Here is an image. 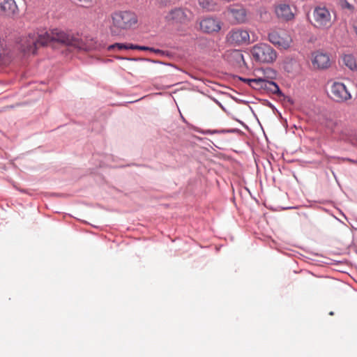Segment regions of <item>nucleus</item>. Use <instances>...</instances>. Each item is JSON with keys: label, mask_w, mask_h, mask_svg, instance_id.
Masks as SVG:
<instances>
[{"label": "nucleus", "mask_w": 357, "mask_h": 357, "mask_svg": "<svg viewBox=\"0 0 357 357\" xmlns=\"http://www.w3.org/2000/svg\"><path fill=\"white\" fill-rule=\"evenodd\" d=\"M161 1H162V2H164V3H167V2H169V0H161Z\"/></svg>", "instance_id": "nucleus-25"}, {"label": "nucleus", "mask_w": 357, "mask_h": 357, "mask_svg": "<svg viewBox=\"0 0 357 357\" xmlns=\"http://www.w3.org/2000/svg\"><path fill=\"white\" fill-rule=\"evenodd\" d=\"M331 98L337 102H343L351 98L346 86L341 82H334L331 89Z\"/></svg>", "instance_id": "nucleus-11"}, {"label": "nucleus", "mask_w": 357, "mask_h": 357, "mask_svg": "<svg viewBox=\"0 0 357 357\" xmlns=\"http://www.w3.org/2000/svg\"><path fill=\"white\" fill-rule=\"evenodd\" d=\"M19 13V8L15 0H0V15L13 17Z\"/></svg>", "instance_id": "nucleus-12"}, {"label": "nucleus", "mask_w": 357, "mask_h": 357, "mask_svg": "<svg viewBox=\"0 0 357 357\" xmlns=\"http://www.w3.org/2000/svg\"><path fill=\"white\" fill-rule=\"evenodd\" d=\"M82 6L91 7L93 3V0H77Z\"/></svg>", "instance_id": "nucleus-23"}, {"label": "nucleus", "mask_w": 357, "mask_h": 357, "mask_svg": "<svg viewBox=\"0 0 357 357\" xmlns=\"http://www.w3.org/2000/svg\"><path fill=\"white\" fill-rule=\"evenodd\" d=\"M200 30L205 33H218L220 31L222 25L221 20L215 17H205L199 21Z\"/></svg>", "instance_id": "nucleus-9"}, {"label": "nucleus", "mask_w": 357, "mask_h": 357, "mask_svg": "<svg viewBox=\"0 0 357 357\" xmlns=\"http://www.w3.org/2000/svg\"><path fill=\"white\" fill-rule=\"evenodd\" d=\"M54 37L57 39V43L80 51L100 50L104 47L93 38L86 36L82 38L79 36H75L60 29L54 32Z\"/></svg>", "instance_id": "nucleus-2"}, {"label": "nucleus", "mask_w": 357, "mask_h": 357, "mask_svg": "<svg viewBox=\"0 0 357 357\" xmlns=\"http://www.w3.org/2000/svg\"><path fill=\"white\" fill-rule=\"evenodd\" d=\"M244 82H246L252 88L260 90L264 89L274 94L282 95L278 85L272 80L259 77L255 79H242Z\"/></svg>", "instance_id": "nucleus-8"}, {"label": "nucleus", "mask_w": 357, "mask_h": 357, "mask_svg": "<svg viewBox=\"0 0 357 357\" xmlns=\"http://www.w3.org/2000/svg\"><path fill=\"white\" fill-rule=\"evenodd\" d=\"M337 132H340V137L342 140H348L350 136V131L347 128H342Z\"/></svg>", "instance_id": "nucleus-19"}, {"label": "nucleus", "mask_w": 357, "mask_h": 357, "mask_svg": "<svg viewBox=\"0 0 357 357\" xmlns=\"http://www.w3.org/2000/svg\"><path fill=\"white\" fill-rule=\"evenodd\" d=\"M251 54L255 61L262 63H273L277 58L275 50L266 43L254 45L251 50Z\"/></svg>", "instance_id": "nucleus-5"}, {"label": "nucleus", "mask_w": 357, "mask_h": 357, "mask_svg": "<svg viewBox=\"0 0 357 357\" xmlns=\"http://www.w3.org/2000/svg\"><path fill=\"white\" fill-rule=\"evenodd\" d=\"M193 16L190 9L178 7L172 9L165 16V19L172 24H185L192 20Z\"/></svg>", "instance_id": "nucleus-6"}, {"label": "nucleus", "mask_w": 357, "mask_h": 357, "mask_svg": "<svg viewBox=\"0 0 357 357\" xmlns=\"http://www.w3.org/2000/svg\"><path fill=\"white\" fill-rule=\"evenodd\" d=\"M199 4L203 8H206V9H208L210 6V3H209L208 0H199Z\"/></svg>", "instance_id": "nucleus-24"}, {"label": "nucleus", "mask_w": 357, "mask_h": 357, "mask_svg": "<svg viewBox=\"0 0 357 357\" xmlns=\"http://www.w3.org/2000/svg\"><path fill=\"white\" fill-rule=\"evenodd\" d=\"M129 47L130 48V50H140L155 51L153 48H149L148 47H144V46L135 45H132V44H130Z\"/></svg>", "instance_id": "nucleus-22"}, {"label": "nucleus", "mask_w": 357, "mask_h": 357, "mask_svg": "<svg viewBox=\"0 0 357 357\" xmlns=\"http://www.w3.org/2000/svg\"><path fill=\"white\" fill-rule=\"evenodd\" d=\"M313 67L317 69H326L331 66V59L328 54L317 51L312 58Z\"/></svg>", "instance_id": "nucleus-13"}, {"label": "nucleus", "mask_w": 357, "mask_h": 357, "mask_svg": "<svg viewBox=\"0 0 357 357\" xmlns=\"http://www.w3.org/2000/svg\"><path fill=\"white\" fill-rule=\"evenodd\" d=\"M268 40L278 48L287 50L292 43L290 34L283 29H274L268 33Z\"/></svg>", "instance_id": "nucleus-7"}, {"label": "nucleus", "mask_w": 357, "mask_h": 357, "mask_svg": "<svg viewBox=\"0 0 357 357\" xmlns=\"http://www.w3.org/2000/svg\"><path fill=\"white\" fill-rule=\"evenodd\" d=\"M227 41L234 45H243L250 43V34L245 29L236 28L231 29L227 36Z\"/></svg>", "instance_id": "nucleus-10"}, {"label": "nucleus", "mask_w": 357, "mask_h": 357, "mask_svg": "<svg viewBox=\"0 0 357 357\" xmlns=\"http://www.w3.org/2000/svg\"><path fill=\"white\" fill-rule=\"evenodd\" d=\"M275 13L277 17L284 21H289L294 18L290 6L284 2H280L275 7Z\"/></svg>", "instance_id": "nucleus-15"}, {"label": "nucleus", "mask_w": 357, "mask_h": 357, "mask_svg": "<svg viewBox=\"0 0 357 357\" xmlns=\"http://www.w3.org/2000/svg\"><path fill=\"white\" fill-rule=\"evenodd\" d=\"M229 56L235 59L238 62L243 60V56L240 51L234 50L229 54Z\"/></svg>", "instance_id": "nucleus-21"}, {"label": "nucleus", "mask_w": 357, "mask_h": 357, "mask_svg": "<svg viewBox=\"0 0 357 357\" xmlns=\"http://www.w3.org/2000/svg\"><path fill=\"white\" fill-rule=\"evenodd\" d=\"M340 8L348 14H353L355 12V6L348 0H338L337 2Z\"/></svg>", "instance_id": "nucleus-17"}, {"label": "nucleus", "mask_w": 357, "mask_h": 357, "mask_svg": "<svg viewBox=\"0 0 357 357\" xmlns=\"http://www.w3.org/2000/svg\"><path fill=\"white\" fill-rule=\"evenodd\" d=\"M130 44H123V43H114L113 45H109L107 47L108 51H114L116 49L118 50H130Z\"/></svg>", "instance_id": "nucleus-18"}, {"label": "nucleus", "mask_w": 357, "mask_h": 357, "mask_svg": "<svg viewBox=\"0 0 357 357\" xmlns=\"http://www.w3.org/2000/svg\"><path fill=\"white\" fill-rule=\"evenodd\" d=\"M59 29H52L50 33L42 30H33L22 36L19 42L20 49L25 55H34L40 47L47 45L51 42H57L54 32Z\"/></svg>", "instance_id": "nucleus-1"}, {"label": "nucleus", "mask_w": 357, "mask_h": 357, "mask_svg": "<svg viewBox=\"0 0 357 357\" xmlns=\"http://www.w3.org/2000/svg\"><path fill=\"white\" fill-rule=\"evenodd\" d=\"M311 24L319 29L326 30L333 24L331 12L325 6H317L312 12Z\"/></svg>", "instance_id": "nucleus-4"}, {"label": "nucleus", "mask_w": 357, "mask_h": 357, "mask_svg": "<svg viewBox=\"0 0 357 357\" xmlns=\"http://www.w3.org/2000/svg\"><path fill=\"white\" fill-rule=\"evenodd\" d=\"M229 14L236 24H242L247 20V11L241 5H232L227 8Z\"/></svg>", "instance_id": "nucleus-14"}, {"label": "nucleus", "mask_w": 357, "mask_h": 357, "mask_svg": "<svg viewBox=\"0 0 357 357\" xmlns=\"http://www.w3.org/2000/svg\"><path fill=\"white\" fill-rule=\"evenodd\" d=\"M110 27L112 35H119L122 30H128L134 27L137 22V15L130 10H117L111 14Z\"/></svg>", "instance_id": "nucleus-3"}, {"label": "nucleus", "mask_w": 357, "mask_h": 357, "mask_svg": "<svg viewBox=\"0 0 357 357\" xmlns=\"http://www.w3.org/2000/svg\"><path fill=\"white\" fill-rule=\"evenodd\" d=\"M264 74H265V77H264V79H266L268 80H271L273 78H275V75H276V73L275 72L272 70L271 68H266L265 70H264Z\"/></svg>", "instance_id": "nucleus-20"}, {"label": "nucleus", "mask_w": 357, "mask_h": 357, "mask_svg": "<svg viewBox=\"0 0 357 357\" xmlns=\"http://www.w3.org/2000/svg\"><path fill=\"white\" fill-rule=\"evenodd\" d=\"M342 61L344 64L351 70H357V61L352 54H344L342 56Z\"/></svg>", "instance_id": "nucleus-16"}]
</instances>
